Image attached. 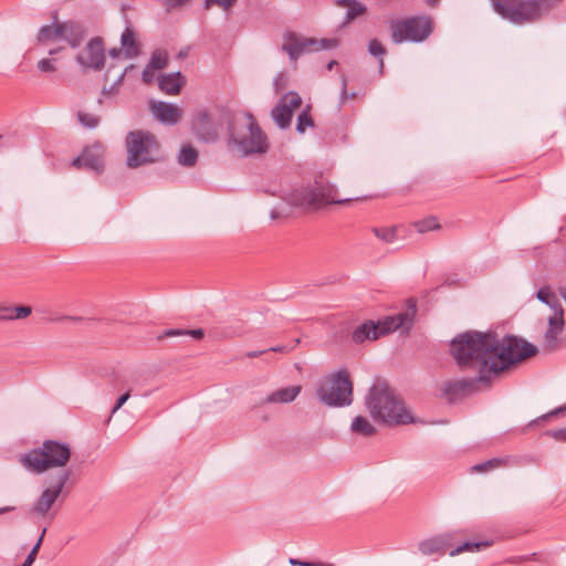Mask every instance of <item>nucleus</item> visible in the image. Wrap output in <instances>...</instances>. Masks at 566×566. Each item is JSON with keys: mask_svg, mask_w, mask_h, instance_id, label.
Segmentation results:
<instances>
[{"mask_svg": "<svg viewBox=\"0 0 566 566\" xmlns=\"http://www.w3.org/2000/svg\"><path fill=\"white\" fill-rule=\"evenodd\" d=\"M497 334L493 331L470 329L458 334L450 342V355L460 370H474L479 380L495 379L494 353Z\"/></svg>", "mask_w": 566, "mask_h": 566, "instance_id": "1", "label": "nucleus"}, {"mask_svg": "<svg viewBox=\"0 0 566 566\" xmlns=\"http://www.w3.org/2000/svg\"><path fill=\"white\" fill-rule=\"evenodd\" d=\"M243 120L227 106L214 109V138L218 129L227 133V146L237 151L239 157L262 155L270 149L266 134L260 127L251 112L242 113Z\"/></svg>", "mask_w": 566, "mask_h": 566, "instance_id": "2", "label": "nucleus"}, {"mask_svg": "<svg viewBox=\"0 0 566 566\" xmlns=\"http://www.w3.org/2000/svg\"><path fill=\"white\" fill-rule=\"evenodd\" d=\"M364 403L373 420L384 426L398 427L417 422L403 400L386 381L371 385Z\"/></svg>", "mask_w": 566, "mask_h": 566, "instance_id": "3", "label": "nucleus"}, {"mask_svg": "<svg viewBox=\"0 0 566 566\" xmlns=\"http://www.w3.org/2000/svg\"><path fill=\"white\" fill-rule=\"evenodd\" d=\"M336 188L323 174L315 177L313 184L291 190L284 200L292 207L317 211L328 205H342L350 199H336Z\"/></svg>", "mask_w": 566, "mask_h": 566, "instance_id": "4", "label": "nucleus"}, {"mask_svg": "<svg viewBox=\"0 0 566 566\" xmlns=\"http://www.w3.org/2000/svg\"><path fill=\"white\" fill-rule=\"evenodd\" d=\"M494 11L514 24L538 21L562 0H491Z\"/></svg>", "mask_w": 566, "mask_h": 566, "instance_id": "5", "label": "nucleus"}, {"mask_svg": "<svg viewBox=\"0 0 566 566\" xmlns=\"http://www.w3.org/2000/svg\"><path fill=\"white\" fill-rule=\"evenodd\" d=\"M71 454L67 443L45 440L41 447L21 454L20 462L28 471L40 474L51 468L64 467L71 459Z\"/></svg>", "mask_w": 566, "mask_h": 566, "instance_id": "6", "label": "nucleus"}, {"mask_svg": "<svg viewBox=\"0 0 566 566\" xmlns=\"http://www.w3.org/2000/svg\"><path fill=\"white\" fill-rule=\"evenodd\" d=\"M537 353L538 349L534 344L518 336L506 335L502 340L497 337V348L494 353L495 378Z\"/></svg>", "mask_w": 566, "mask_h": 566, "instance_id": "7", "label": "nucleus"}, {"mask_svg": "<svg viewBox=\"0 0 566 566\" xmlns=\"http://www.w3.org/2000/svg\"><path fill=\"white\" fill-rule=\"evenodd\" d=\"M125 145L128 168H138L159 159V143L149 132L140 129L129 132L125 138Z\"/></svg>", "mask_w": 566, "mask_h": 566, "instance_id": "8", "label": "nucleus"}, {"mask_svg": "<svg viewBox=\"0 0 566 566\" xmlns=\"http://www.w3.org/2000/svg\"><path fill=\"white\" fill-rule=\"evenodd\" d=\"M353 381L349 371L340 368L329 375L317 389V396L328 407H346L353 402Z\"/></svg>", "mask_w": 566, "mask_h": 566, "instance_id": "9", "label": "nucleus"}, {"mask_svg": "<svg viewBox=\"0 0 566 566\" xmlns=\"http://www.w3.org/2000/svg\"><path fill=\"white\" fill-rule=\"evenodd\" d=\"M392 43H420L433 32V20L427 14L391 20L389 23Z\"/></svg>", "mask_w": 566, "mask_h": 566, "instance_id": "10", "label": "nucleus"}, {"mask_svg": "<svg viewBox=\"0 0 566 566\" xmlns=\"http://www.w3.org/2000/svg\"><path fill=\"white\" fill-rule=\"evenodd\" d=\"M493 382L491 380H479V376L473 378H461L458 380H447L442 384V396L454 403L460 399L480 391V389H490Z\"/></svg>", "mask_w": 566, "mask_h": 566, "instance_id": "11", "label": "nucleus"}, {"mask_svg": "<svg viewBox=\"0 0 566 566\" xmlns=\"http://www.w3.org/2000/svg\"><path fill=\"white\" fill-rule=\"evenodd\" d=\"M70 476V470H63L59 472L54 484L41 493L39 499L34 502L31 512L39 516H45L62 493Z\"/></svg>", "mask_w": 566, "mask_h": 566, "instance_id": "12", "label": "nucleus"}, {"mask_svg": "<svg viewBox=\"0 0 566 566\" xmlns=\"http://www.w3.org/2000/svg\"><path fill=\"white\" fill-rule=\"evenodd\" d=\"M104 157L105 147L103 144L96 142L85 147L80 156L73 159L72 165L77 169H85L93 171L95 175H101L105 166Z\"/></svg>", "mask_w": 566, "mask_h": 566, "instance_id": "13", "label": "nucleus"}, {"mask_svg": "<svg viewBox=\"0 0 566 566\" xmlns=\"http://www.w3.org/2000/svg\"><path fill=\"white\" fill-rule=\"evenodd\" d=\"M76 62L84 69L102 71L105 66V48L101 36L92 38L77 54Z\"/></svg>", "mask_w": 566, "mask_h": 566, "instance_id": "14", "label": "nucleus"}, {"mask_svg": "<svg viewBox=\"0 0 566 566\" xmlns=\"http://www.w3.org/2000/svg\"><path fill=\"white\" fill-rule=\"evenodd\" d=\"M302 105V98L298 93L290 91L282 96L277 104L272 108L273 120L281 129L290 127L293 113Z\"/></svg>", "mask_w": 566, "mask_h": 566, "instance_id": "15", "label": "nucleus"}, {"mask_svg": "<svg viewBox=\"0 0 566 566\" xmlns=\"http://www.w3.org/2000/svg\"><path fill=\"white\" fill-rule=\"evenodd\" d=\"M417 312L416 301L408 300V311L398 313L396 315L386 316L382 321H378V331L380 336L392 333L399 328L410 329L413 323V317Z\"/></svg>", "mask_w": 566, "mask_h": 566, "instance_id": "16", "label": "nucleus"}, {"mask_svg": "<svg viewBox=\"0 0 566 566\" xmlns=\"http://www.w3.org/2000/svg\"><path fill=\"white\" fill-rule=\"evenodd\" d=\"M283 39L282 50L289 54L292 61H296L306 52H313V45L317 43V39L304 38L294 31H286Z\"/></svg>", "mask_w": 566, "mask_h": 566, "instance_id": "17", "label": "nucleus"}, {"mask_svg": "<svg viewBox=\"0 0 566 566\" xmlns=\"http://www.w3.org/2000/svg\"><path fill=\"white\" fill-rule=\"evenodd\" d=\"M463 533L462 530L442 533L419 543V551L423 555L446 554L454 546V538Z\"/></svg>", "mask_w": 566, "mask_h": 566, "instance_id": "18", "label": "nucleus"}, {"mask_svg": "<svg viewBox=\"0 0 566 566\" xmlns=\"http://www.w3.org/2000/svg\"><path fill=\"white\" fill-rule=\"evenodd\" d=\"M553 312V315L548 317V327L544 334L545 346L549 352L558 348V336L565 327L564 308H555Z\"/></svg>", "mask_w": 566, "mask_h": 566, "instance_id": "19", "label": "nucleus"}, {"mask_svg": "<svg viewBox=\"0 0 566 566\" xmlns=\"http://www.w3.org/2000/svg\"><path fill=\"white\" fill-rule=\"evenodd\" d=\"M191 130L199 140L212 139V117L209 109L201 108L193 114Z\"/></svg>", "mask_w": 566, "mask_h": 566, "instance_id": "20", "label": "nucleus"}, {"mask_svg": "<svg viewBox=\"0 0 566 566\" xmlns=\"http://www.w3.org/2000/svg\"><path fill=\"white\" fill-rule=\"evenodd\" d=\"M86 33L85 25L78 21L66 20L62 22L61 40H64L72 49L81 46Z\"/></svg>", "mask_w": 566, "mask_h": 566, "instance_id": "21", "label": "nucleus"}, {"mask_svg": "<svg viewBox=\"0 0 566 566\" xmlns=\"http://www.w3.org/2000/svg\"><path fill=\"white\" fill-rule=\"evenodd\" d=\"M153 112L156 117L166 125H176L180 122L182 112L181 109L167 102H158L153 104Z\"/></svg>", "mask_w": 566, "mask_h": 566, "instance_id": "22", "label": "nucleus"}, {"mask_svg": "<svg viewBox=\"0 0 566 566\" xmlns=\"http://www.w3.org/2000/svg\"><path fill=\"white\" fill-rule=\"evenodd\" d=\"M184 84H185V77L182 76V74L180 72L164 74L158 77L159 88L169 95L179 94Z\"/></svg>", "mask_w": 566, "mask_h": 566, "instance_id": "23", "label": "nucleus"}, {"mask_svg": "<svg viewBox=\"0 0 566 566\" xmlns=\"http://www.w3.org/2000/svg\"><path fill=\"white\" fill-rule=\"evenodd\" d=\"M379 337L378 325L370 319L357 326L352 334V339L355 344H363L367 339L375 340Z\"/></svg>", "mask_w": 566, "mask_h": 566, "instance_id": "24", "label": "nucleus"}, {"mask_svg": "<svg viewBox=\"0 0 566 566\" xmlns=\"http://www.w3.org/2000/svg\"><path fill=\"white\" fill-rule=\"evenodd\" d=\"M301 390V385L280 388L272 392L271 395H269L265 401L270 403H289L295 400V398L300 395Z\"/></svg>", "mask_w": 566, "mask_h": 566, "instance_id": "25", "label": "nucleus"}, {"mask_svg": "<svg viewBox=\"0 0 566 566\" xmlns=\"http://www.w3.org/2000/svg\"><path fill=\"white\" fill-rule=\"evenodd\" d=\"M32 313V307L28 305H4L0 304V321L23 319Z\"/></svg>", "mask_w": 566, "mask_h": 566, "instance_id": "26", "label": "nucleus"}, {"mask_svg": "<svg viewBox=\"0 0 566 566\" xmlns=\"http://www.w3.org/2000/svg\"><path fill=\"white\" fill-rule=\"evenodd\" d=\"M62 22L42 25L36 34V40L41 44H45L55 40H61Z\"/></svg>", "mask_w": 566, "mask_h": 566, "instance_id": "27", "label": "nucleus"}, {"mask_svg": "<svg viewBox=\"0 0 566 566\" xmlns=\"http://www.w3.org/2000/svg\"><path fill=\"white\" fill-rule=\"evenodd\" d=\"M494 543L493 539H484V541H467L462 544L453 546L449 552L450 556H455L464 552H480L483 548H488L492 546Z\"/></svg>", "mask_w": 566, "mask_h": 566, "instance_id": "28", "label": "nucleus"}, {"mask_svg": "<svg viewBox=\"0 0 566 566\" xmlns=\"http://www.w3.org/2000/svg\"><path fill=\"white\" fill-rule=\"evenodd\" d=\"M350 430L361 437L376 434V428L364 416H357L353 419Z\"/></svg>", "mask_w": 566, "mask_h": 566, "instance_id": "29", "label": "nucleus"}, {"mask_svg": "<svg viewBox=\"0 0 566 566\" xmlns=\"http://www.w3.org/2000/svg\"><path fill=\"white\" fill-rule=\"evenodd\" d=\"M120 43L127 57H134L138 55L139 50L136 45L135 34L132 28L127 27L122 33Z\"/></svg>", "mask_w": 566, "mask_h": 566, "instance_id": "30", "label": "nucleus"}, {"mask_svg": "<svg viewBox=\"0 0 566 566\" xmlns=\"http://www.w3.org/2000/svg\"><path fill=\"white\" fill-rule=\"evenodd\" d=\"M198 151L190 145H184L177 156L178 164L184 167H193L198 160Z\"/></svg>", "mask_w": 566, "mask_h": 566, "instance_id": "31", "label": "nucleus"}, {"mask_svg": "<svg viewBox=\"0 0 566 566\" xmlns=\"http://www.w3.org/2000/svg\"><path fill=\"white\" fill-rule=\"evenodd\" d=\"M205 333L202 328L196 329H182V328H168L164 331L163 334L158 336V339H163L166 337H177V336H191L195 339H201Z\"/></svg>", "mask_w": 566, "mask_h": 566, "instance_id": "32", "label": "nucleus"}, {"mask_svg": "<svg viewBox=\"0 0 566 566\" xmlns=\"http://www.w3.org/2000/svg\"><path fill=\"white\" fill-rule=\"evenodd\" d=\"M536 297L542 303L549 306L552 310L563 307L558 301L556 294L551 290L549 286H543L536 292Z\"/></svg>", "mask_w": 566, "mask_h": 566, "instance_id": "33", "label": "nucleus"}, {"mask_svg": "<svg viewBox=\"0 0 566 566\" xmlns=\"http://www.w3.org/2000/svg\"><path fill=\"white\" fill-rule=\"evenodd\" d=\"M314 126V119L311 115V105H307L297 116L296 132L304 134L307 127Z\"/></svg>", "mask_w": 566, "mask_h": 566, "instance_id": "34", "label": "nucleus"}, {"mask_svg": "<svg viewBox=\"0 0 566 566\" xmlns=\"http://www.w3.org/2000/svg\"><path fill=\"white\" fill-rule=\"evenodd\" d=\"M366 12H367V7L364 3H361L360 1L356 0L355 2H353V4H350L348 7L342 25H346V24L350 23L353 20L365 14Z\"/></svg>", "mask_w": 566, "mask_h": 566, "instance_id": "35", "label": "nucleus"}, {"mask_svg": "<svg viewBox=\"0 0 566 566\" xmlns=\"http://www.w3.org/2000/svg\"><path fill=\"white\" fill-rule=\"evenodd\" d=\"M398 227L373 228L374 234L386 243H391L397 239Z\"/></svg>", "mask_w": 566, "mask_h": 566, "instance_id": "36", "label": "nucleus"}, {"mask_svg": "<svg viewBox=\"0 0 566 566\" xmlns=\"http://www.w3.org/2000/svg\"><path fill=\"white\" fill-rule=\"evenodd\" d=\"M506 463V460L502 458H493L482 463L475 464L472 467V471L483 473L494 470Z\"/></svg>", "mask_w": 566, "mask_h": 566, "instance_id": "37", "label": "nucleus"}, {"mask_svg": "<svg viewBox=\"0 0 566 566\" xmlns=\"http://www.w3.org/2000/svg\"><path fill=\"white\" fill-rule=\"evenodd\" d=\"M368 51L371 55L379 57V71L382 72L384 59L382 56L387 53L385 46L377 39H373L368 43Z\"/></svg>", "mask_w": 566, "mask_h": 566, "instance_id": "38", "label": "nucleus"}, {"mask_svg": "<svg viewBox=\"0 0 566 566\" xmlns=\"http://www.w3.org/2000/svg\"><path fill=\"white\" fill-rule=\"evenodd\" d=\"M415 228L418 232L424 233L431 230L440 229V223L436 217L431 216L415 222Z\"/></svg>", "mask_w": 566, "mask_h": 566, "instance_id": "39", "label": "nucleus"}, {"mask_svg": "<svg viewBox=\"0 0 566 566\" xmlns=\"http://www.w3.org/2000/svg\"><path fill=\"white\" fill-rule=\"evenodd\" d=\"M167 62H168V57H167L166 52L157 50L151 53L148 65L153 70H161V69L166 67Z\"/></svg>", "mask_w": 566, "mask_h": 566, "instance_id": "40", "label": "nucleus"}, {"mask_svg": "<svg viewBox=\"0 0 566 566\" xmlns=\"http://www.w3.org/2000/svg\"><path fill=\"white\" fill-rule=\"evenodd\" d=\"M77 119L84 127L90 129L96 128L99 124V118L90 113L78 112Z\"/></svg>", "mask_w": 566, "mask_h": 566, "instance_id": "41", "label": "nucleus"}, {"mask_svg": "<svg viewBox=\"0 0 566 566\" xmlns=\"http://www.w3.org/2000/svg\"><path fill=\"white\" fill-rule=\"evenodd\" d=\"M339 45V40L336 39V38H331V39H321V40H317V43L313 45V49L312 51L313 52H317V51H321V50H329V49H335Z\"/></svg>", "mask_w": 566, "mask_h": 566, "instance_id": "42", "label": "nucleus"}, {"mask_svg": "<svg viewBox=\"0 0 566 566\" xmlns=\"http://www.w3.org/2000/svg\"><path fill=\"white\" fill-rule=\"evenodd\" d=\"M129 69H133V65H130V66L126 67V69L120 73V75L117 77V80H116L113 84H111V86H109V87H104V88L102 90V92H101L102 96H106V95L115 94V93L118 91V88L120 87V85L123 84V81H124V78H125V75H126V73H127V71H128Z\"/></svg>", "mask_w": 566, "mask_h": 566, "instance_id": "43", "label": "nucleus"}, {"mask_svg": "<svg viewBox=\"0 0 566 566\" xmlns=\"http://www.w3.org/2000/svg\"><path fill=\"white\" fill-rule=\"evenodd\" d=\"M38 69L43 73L54 72L56 70L55 60L42 59L38 62Z\"/></svg>", "mask_w": 566, "mask_h": 566, "instance_id": "44", "label": "nucleus"}, {"mask_svg": "<svg viewBox=\"0 0 566 566\" xmlns=\"http://www.w3.org/2000/svg\"><path fill=\"white\" fill-rule=\"evenodd\" d=\"M564 412H566V405L559 406V407L555 408L554 410L538 417L537 419L533 420L530 423V426L537 424L539 421H544L551 417H554V416H557V415L564 413Z\"/></svg>", "mask_w": 566, "mask_h": 566, "instance_id": "45", "label": "nucleus"}, {"mask_svg": "<svg viewBox=\"0 0 566 566\" xmlns=\"http://www.w3.org/2000/svg\"><path fill=\"white\" fill-rule=\"evenodd\" d=\"M544 434L554 438L556 441L566 442V428L547 430Z\"/></svg>", "mask_w": 566, "mask_h": 566, "instance_id": "46", "label": "nucleus"}, {"mask_svg": "<svg viewBox=\"0 0 566 566\" xmlns=\"http://www.w3.org/2000/svg\"><path fill=\"white\" fill-rule=\"evenodd\" d=\"M129 397H130V392L129 391L120 395L117 398L115 405L113 406V408L111 410V415H114L115 412H117L122 408V406L129 399Z\"/></svg>", "mask_w": 566, "mask_h": 566, "instance_id": "47", "label": "nucleus"}, {"mask_svg": "<svg viewBox=\"0 0 566 566\" xmlns=\"http://www.w3.org/2000/svg\"><path fill=\"white\" fill-rule=\"evenodd\" d=\"M154 71L148 64L146 65V67L144 69L143 73H142V80L145 84H150L153 83L154 81Z\"/></svg>", "mask_w": 566, "mask_h": 566, "instance_id": "48", "label": "nucleus"}, {"mask_svg": "<svg viewBox=\"0 0 566 566\" xmlns=\"http://www.w3.org/2000/svg\"><path fill=\"white\" fill-rule=\"evenodd\" d=\"M531 560V557L530 556H511V557H507L504 559V563L506 564H520V563H523V562H528Z\"/></svg>", "mask_w": 566, "mask_h": 566, "instance_id": "49", "label": "nucleus"}, {"mask_svg": "<svg viewBox=\"0 0 566 566\" xmlns=\"http://www.w3.org/2000/svg\"><path fill=\"white\" fill-rule=\"evenodd\" d=\"M347 82H348L347 77L345 75H342V90H340L342 103H345L348 99Z\"/></svg>", "mask_w": 566, "mask_h": 566, "instance_id": "50", "label": "nucleus"}, {"mask_svg": "<svg viewBox=\"0 0 566 566\" xmlns=\"http://www.w3.org/2000/svg\"><path fill=\"white\" fill-rule=\"evenodd\" d=\"M189 0H165L168 9H176L185 6Z\"/></svg>", "mask_w": 566, "mask_h": 566, "instance_id": "51", "label": "nucleus"}, {"mask_svg": "<svg viewBox=\"0 0 566 566\" xmlns=\"http://www.w3.org/2000/svg\"><path fill=\"white\" fill-rule=\"evenodd\" d=\"M294 348V346L292 347H289L286 345H279V346H274V347H270L268 350L269 352H273V353H281V354H287L290 353L292 349Z\"/></svg>", "mask_w": 566, "mask_h": 566, "instance_id": "52", "label": "nucleus"}, {"mask_svg": "<svg viewBox=\"0 0 566 566\" xmlns=\"http://www.w3.org/2000/svg\"><path fill=\"white\" fill-rule=\"evenodd\" d=\"M239 334H240V331H237V329H230V331L224 332V333L223 332L222 333L221 332H217L214 329V337L218 335V336H222L224 338H231V337H234V336H237Z\"/></svg>", "mask_w": 566, "mask_h": 566, "instance_id": "53", "label": "nucleus"}, {"mask_svg": "<svg viewBox=\"0 0 566 566\" xmlns=\"http://www.w3.org/2000/svg\"><path fill=\"white\" fill-rule=\"evenodd\" d=\"M237 0H214V6H220L224 10H229Z\"/></svg>", "mask_w": 566, "mask_h": 566, "instance_id": "54", "label": "nucleus"}, {"mask_svg": "<svg viewBox=\"0 0 566 566\" xmlns=\"http://www.w3.org/2000/svg\"><path fill=\"white\" fill-rule=\"evenodd\" d=\"M45 533H46V527H44V528L42 530V532H41V534H40V536H39V538H38L36 543L34 544V546L32 547V549H31V551H33V552H35V553H39V549H40V547H41V544H42V542H43V538H44V536H45Z\"/></svg>", "mask_w": 566, "mask_h": 566, "instance_id": "55", "label": "nucleus"}, {"mask_svg": "<svg viewBox=\"0 0 566 566\" xmlns=\"http://www.w3.org/2000/svg\"><path fill=\"white\" fill-rule=\"evenodd\" d=\"M36 555L38 553L31 551L21 566H31L34 563Z\"/></svg>", "mask_w": 566, "mask_h": 566, "instance_id": "56", "label": "nucleus"}, {"mask_svg": "<svg viewBox=\"0 0 566 566\" xmlns=\"http://www.w3.org/2000/svg\"><path fill=\"white\" fill-rule=\"evenodd\" d=\"M268 350L266 349H262V350H251V352H248L247 353V357L249 358H256L263 354H266Z\"/></svg>", "mask_w": 566, "mask_h": 566, "instance_id": "57", "label": "nucleus"}, {"mask_svg": "<svg viewBox=\"0 0 566 566\" xmlns=\"http://www.w3.org/2000/svg\"><path fill=\"white\" fill-rule=\"evenodd\" d=\"M356 0H335L334 3L338 7H349L350 4H353V2H355Z\"/></svg>", "mask_w": 566, "mask_h": 566, "instance_id": "58", "label": "nucleus"}, {"mask_svg": "<svg viewBox=\"0 0 566 566\" xmlns=\"http://www.w3.org/2000/svg\"><path fill=\"white\" fill-rule=\"evenodd\" d=\"M301 566H332V565H326L321 562L314 563V562L302 560Z\"/></svg>", "mask_w": 566, "mask_h": 566, "instance_id": "59", "label": "nucleus"}, {"mask_svg": "<svg viewBox=\"0 0 566 566\" xmlns=\"http://www.w3.org/2000/svg\"><path fill=\"white\" fill-rule=\"evenodd\" d=\"M270 217L273 220H276L282 217V213L277 209H272L270 212Z\"/></svg>", "mask_w": 566, "mask_h": 566, "instance_id": "60", "label": "nucleus"}, {"mask_svg": "<svg viewBox=\"0 0 566 566\" xmlns=\"http://www.w3.org/2000/svg\"><path fill=\"white\" fill-rule=\"evenodd\" d=\"M13 510H15L14 506H3V507L0 509V515H2L4 513H8V512H11Z\"/></svg>", "mask_w": 566, "mask_h": 566, "instance_id": "61", "label": "nucleus"}, {"mask_svg": "<svg viewBox=\"0 0 566 566\" xmlns=\"http://www.w3.org/2000/svg\"><path fill=\"white\" fill-rule=\"evenodd\" d=\"M120 54V49H112L109 50V55L113 57H117Z\"/></svg>", "mask_w": 566, "mask_h": 566, "instance_id": "62", "label": "nucleus"}, {"mask_svg": "<svg viewBox=\"0 0 566 566\" xmlns=\"http://www.w3.org/2000/svg\"><path fill=\"white\" fill-rule=\"evenodd\" d=\"M289 562H290V564H291L292 566H301V564H302V560H301V559H297V558H290V560H289Z\"/></svg>", "mask_w": 566, "mask_h": 566, "instance_id": "63", "label": "nucleus"}, {"mask_svg": "<svg viewBox=\"0 0 566 566\" xmlns=\"http://www.w3.org/2000/svg\"><path fill=\"white\" fill-rule=\"evenodd\" d=\"M335 65H337V62L335 60H332L327 63L326 69L331 71Z\"/></svg>", "mask_w": 566, "mask_h": 566, "instance_id": "64", "label": "nucleus"}]
</instances>
